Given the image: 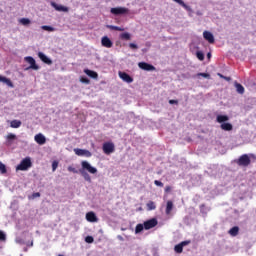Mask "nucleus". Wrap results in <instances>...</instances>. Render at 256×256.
<instances>
[{
	"mask_svg": "<svg viewBox=\"0 0 256 256\" xmlns=\"http://www.w3.org/2000/svg\"><path fill=\"white\" fill-rule=\"evenodd\" d=\"M81 167L82 168L79 170V173L88 183H91V176L89 173H91V175H95V173H97V168L91 166L87 161H82ZM86 171H88V173Z\"/></svg>",
	"mask_w": 256,
	"mask_h": 256,
	"instance_id": "nucleus-1",
	"label": "nucleus"
},
{
	"mask_svg": "<svg viewBox=\"0 0 256 256\" xmlns=\"http://www.w3.org/2000/svg\"><path fill=\"white\" fill-rule=\"evenodd\" d=\"M251 159L256 160L255 154H243L236 160V163L239 167H249L251 165Z\"/></svg>",
	"mask_w": 256,
	"mask_h": 256,
	"instance_id": "nucleus-2",
	"label": "nucleus"
},
{
	"mask_svg": "<svg viewBox=\"0 0 256 256\" xmlns=\"http://www.w3.org/2000/svg\"><path fill=\"white\" fill-rule=\"evenodd\" d=\"M33 167V162H31L30 157L24 158L20 164L16 167L17 171H27Z\"/></svg>",
	"mask_w": 256,
	"mask_h": 256,
	"instance_id": "nucleus-3",
	"label": "nucleus"
},
{
	"mask_svg": "<svg viewBox=\"0 0 256 256\" xmlns=\"http://www.w3.org/2000/svg\"><path fill=\"white\" fill-rule=\"evenodd\" d=\"M102 150L105 155H111V153H115V144L113 142H105L102 145Z\"/></svg>",
	"mask_w": 256,
	"mask_h": 256,
	"instance_id": "nucleus-4",
	"label": "nucleus"
},
{
	"mask_svg": "<svg viewBox=\"0 0 256 256\" xmlns=\"http://www.w3.org/2000/svg\"><path fill=\"white\" fill-rule=\"evenodd\" d=\"M110 13H112V15H125L129 13V8H125V7L111 8Z\"/></svg>",
	"mask_w": 256,
	"mask_h": 256,
	"instance_id": "nucleus-5",
	"label": "nucleus"
},
{
	"mask_svg": "<svg viewBox=\"0 0 256 256\" xmlns=\"http://www.w3.org/2000/svg\"><path fill=\"white\" fill-rule=\"evenodd\" d=\"M26 63H29V68L28 69H33L34 71H39V65L35 62V58L31 56H27L24 58Z\"/></svg>",
	"mask_w": 256,
	"mask_h": 256,
	"instance_id": "nucleus-6",
	"label": "nucleus"
},
{
	"mask_svg": "<svg viewBox=\"0 0 256 256\" xmlns=\"http://www.w3.org/2000/svg\"><path fill=\"white\" fill-rule=\"evenodd\" d=\"M157 218H152L144 222V229L149 231V229H153V227H157Z\"/></svg>",
	"mask_w": 256,
	"mask_h": 256,
	"instance_id": "nucleus-7",
	"label": "nucleus"
},
{
	"mask_svg": "<svg viewBox=\"0 0 256 256\" xmlns=\"http://www.w3.org/2000/svg\"><path fill=\"white\" fill-rule=\"evenodd\" d=\"M75 155H78V157H91V152L89 150L76 148L74 149Z\"/></svg>",
	"mask_w": 256,
	"mask_h": 256,
	"instance_id": "nucleus-8",
	"label": "nucleus"
},
{
	"mask_svg": "<svg viewBox=\"0 0 256 256\" xmlns=\"http://www.w3.org/2000/svg\"><path fill=\"white\" fill-rule=\"evenodd\" d=\"M191 243V240L182 241L181 243L177 244L174 247L175 253H183V248L186 247V245H189Z\"/></svg>",
	"mask_w": 256,
	"mask_h": 256,
	"instance_id": "nucleus-9",
	"label": "nucleus"
},
{
	"mask_svg": "<svg viewBox=\"0 0 256 256\" xmlns=\"http://www.w3.org/2000/svg\"><path fill=\"white\" fill-rule=\"evenodd\" d=\"M138 67L143 71H155V66L147 63V62H140L138 63Z\"/></svg>",
	"mask_w": 256,
	"mask_h": 256,
	"instance_id": "nucleus-10",
	"label": "nucleus"
},
{
	"mask_svg": "<svg viewBox=\"0 0 256 256\" xmlns=\"http://www.w3.org/2000/svg\"><path fill=\"white\" fill-rule=\"evenodd\" d=\"M118 75H119L120 79H122V81H124L125 83H133V77H131L126 72L119 71Z\"/></svg>",
	"mask_w": 256,
	"mask_h": 256,
	"instance_id": "nucleus-11",
	"label": "nucleus"
},
{
	"mask_svg": "<svg viewBox=\"0 0 256 256\" xmlns=\"http://www.w3.org/2000/svg\"><path fill=\"white\" fill-rule=\"evenodd\" d=\"M50 5L56 11H62L63 13H69V8H67V6L59 5V4L55 3V2H51Z\"/></svg>",
	"mask_w": 256,
	"mask_h": 256,
	"instance_id": "nucleus-12",
	"label": "nucleus"
},
{
	"mask_svg": "<svg viewBox=\"0 0 256 256\" xmlns=\"http://www.w3.org/2000/svg\"><path fill=\"white\" fill-rule=\"evenodd\" d=\"M101 44L102 47H106V49H111V47H113V41L107 36L102 37Z\"/></svg>",
	"mask_w": 256,
	"mask_h": 256,
	"instance_id": "nucleus-13",
	"label": "nucleus"
},
{
	"mask_svg": "<svg viewBox=\"0 0 256 256\" xmlns=\"http://www.w3.org/2000/svg\"><path fill=\"white\" fill-rule=\"evenodd\" d=\"M34 140L36 143H38V145H45V143H47V138H45V136L41 133L36 134Z\"/></svg>",
	"mask_w": 256,
	"mask_h": 256,
	"instance_id": "nucleus-14",
	"label": "nucleus"
},
{
	"mask_svg": "<svg viewBox=\"0 0 256 256\" xmlns=\"http://www.w3.org/2000/svg\"><path fill=\"white\" fill-rule=\"evenodd\" d=\"M86 220L89 223H97V221H99V218H97V215L95 214V212H88L86 214Z\"/></svg>",
	"mask_w": 256,
	"mask_h": 256,
	"instance_id": "nucleus-15",
	"label": "nucleus"
},
{
	"mask_svg": "<svg viewBox=\"0 0 256 256\" xmlns=\"http://www.w3.org/2000/svg\"><path fill=\"white\" fill-rule=\"evenodd\" d=\"M38 57L41 59V61H43V63H46V65H53V61L49 59V57H47L43 52H39Z\"/></svg>",
	"mask_w": 256,
	"mask_h": 256,
	"instance_id": "nucleus-16",
	"label": "nucleus"
},
{
	"mask_svg": "<svg viewBox=\"0 0 256 256\" xmlns=\"http://www.w3.org/2000/svg\"><path fill=\"white\" fill-rule=\"evenodd\" d=\"M203 37L206 41H208V43H215V37L213 36V34L211 32L204 31Z\"/></svg>",
	"mask_w": 256,
	"mask_h": 256,
	"instance_id": "nucleus-17",
	"label": "nucleus"
},
{
	"mask_svg": "<svg viewBox=\"0 0 256 256\" xmlns=\"http://www.w3.org/2000/svg\"><path fill=\"white\" fill-rule=\"evenodd\" d=\"M0 83H5L8 87H11V88L15 87L11 79L1 75H0Z\"/></svg>",
	"mask_w": 256,
	"mask_h": 256,
	"instance_id": "nucleus-18",
	"label": "nucleus"
},
{
	"mask_svg": "<svg viewBox=\"0 0 256 256\" xmlns=\"http://www.w3.org/2000/svg\"><path fill=\"white\" fill-rule=\"evenodd\" d=\"M84 73L88 75V77H91V79H97L99 77V74L93 70L85 69Z\"/></svg>",
	"mask_w": 256,
	"mask_h": 256,
	"instance_id": "nucleus-19",
	"label": "nucleus"
},
{
	"mask_svg": "<svg viewBox=\"0 0 256 256\" xmlns=\"http://www.w3.org/2000/svg\"><path fill=\"white\" fill-rule=\"evenodd\" d=\"M216 121H217V123H227V121H229V116H227V115H218L216 117Z\"/></svg>",
	"mask_w": 256,
	"mask_h": 256,
	"instance_id": "nucleus-20",
	"label": "nucleus"
},
{
	"mask_svg": "<svg viewBox=\"0 0 256 256\" xmlns=\"http://www.w3.org/2000/svg\"><path fill=\"white\" fill-rule=\"evenodd\" d=\"M220 127L222 131H233V125L231 123H222Z\"/></svg>",
	"mask_w": 256,
	"mask_h": 256,
	"instance_id": "nucleus-21",
	"label": "nucleus"
},
{
	"mask_svg": "<svg viewBox=\"0 0 256 256\" xmlns=\"http://www.w3.org/2000/svg\"><path fill=\"white\" fill-rule=\"evenodd\" d=\"M171 211H173V201L168 200L166 204V215H171Z\"/></svg>",
	"mask_w": 256,
	"mask_h": 256,
	"instance_id": "nucleus-22",
	"label": "nucleus"
},
{
	"mask_svg": "<svg viewBox=\"0 0 256 256\" xmlns=\"http://www.w3.org/2000/svg\"><path fill=\"white\" fill-rule=\"evenodd\" d=\"M229 235H231V237H237L239 235V228L238 226H234L229 230Z\"/></svg>",
	"mask_w": 256,
	"mask_h": 256,
	"instance_id": "nucleus-23",
	"label": "nucleus"
},
{
	"mask_svg": "<svg viewBox=\"0 0 256 256\" xmlns=\"http://www.w3.org/2000/svg\"><path fill=\"white\" fill-rule=\"evenodd\" d=\"M10 127H12V129H19V127H21V120H12Z\"/></svg>",
	"mask_w": 256,
	"mask_h": 256,
	"instance_id": "nucleus-24",
	"label": "nucleus"
},
{
	"mask_svg": "<svg viewBox=\"0 0 256 256\" xmlns=\"http://www.w3.org/2000/svg\"><path fill=\"white\" fill-rule=\"evenodd\" d=\"M236 91L237 93H240V95H243L245 93V87L241 85L240 83H235Z\"/></svg>",
	"mask_w": 256,
	"mask_h": 256,
	"instance_id": "nucleus-25",
	"label": "nucleus"
},
{
	"mask_svg": "<svg viewBox=\"0 0 256 256\" xmlns=\"http://www.w3.org/2000/svg\"><path fill=\"white\" fill-rule=\"evenodd\" d=\"M146 207H147L148 211H155V209H157V205L153 201H149L146 204Z\"/></svg>",
	"mask_w": 256,
	"mask_h": 256,
	"instance_id": "nucleus-26",
	"label": "nucleus"
},
{
	"mask_svg": "<svg viewBox=\"0 0 256 256\" xmlns=\"http://www.w3.org/2000/svg\"><path fill=\"white\" fill-rule=\"evenodd\" d=\"M120 39H122V41H131V34H129V32H125L120 34Z\"/></svg>",
	"mask_w": 256,
	"mask_h": 256,
	"instance_id": "nucleus-27",
	"label": "nucleus"
},
{
	"mask_svg": "<svg viewBox=\"0 0 256 256\" xmlns=\"http://www.w3.org/2000/svg\"><path fill=\"white\" fill-rule=\"evenodd\" d=\"M145 229V225L144 224H137L135 227V233L136 235L141 233V231H143Z\"/></svg>",
	"mask_w": 256,
	"mask_h": 256,
	"instance_id": "nucleus-28",
	"label": "nucleus"
},
{
	"mask_svg": "<svg viewBox=\"0 0 256 256\" xmlns=\"http://www.w3.org/2000/svg\"><path fill=\"white\" fill-rule=\"evenodd\" d=\"M19 23H21V25L27 26L31 25V20L29 18H21L19 20Z\"/></svg>",
	"mask_w": 256,
	"mask_h": 256,
	"instance_id": "nucleus-29",
	"label": "nucleus"
},
{
	"mask_svg": "<svg viewBox=\"0 0 256 256\" xmlns=\"http://www.w3.org/2000/svg\"><path fill=\"white\" fill-rule=\"evenodd\" d=\"M107 29H111V31H125V28H121L119 26H113V25H108Z\"/></svg>",
	"mask_w": 256,
	"mask_h": 256,
	"instance_id": "nucleus-30",
	"label": "nucleus"
},
{
	"mask_svg": "<svg viewBox=\"0 0 256 256\" xmlns=\"http://www.w3.org/2000/svg\"><path fill=\"white\" fill-rule=\"evenodd\" d=\"M196 57L199 59V61H204L205 60V54H203L202 51H197L196 52Z\"/></svg>",
	"mask_w": 256,
	"mask_h": 256,
	"instance_id": "nucleus-31",
	"label": "nucleus"
},
{
	"mask_svg": "<svg viewBox=\"0 0 256 256\" xmlns=\"http://www.w3.org/2000/svg\"><path fill=\"white\" fill-rule=\"evenodd\" d=\"M0 173H2V175H5V173H7V166H5V164H3V162L0 161Z\"/></svg>",
	"mask_w": 256,
	"mask_h": 256,
	"instance_id": "nucleus-32",
	"label": "nucleus"
},
{
	"mask_svg": "<svg viewBox=\"0 0 256 256\" xmlns=\"http://www.w3.org/2000/svg\"><path fill=\"white\" fill-rule=\"evenodd\" d=\"M173 1H175V3H178V5H181V7H183L184 9H189V6H187V4H185L183 0H173Z\"/></svg>",
	"mask_w": 256,
	"mask_h": 256,
	"instance_id": "nucleus-33",
	"label": "nucleus"
},
{
	"mask_svg": "<svg viewBox=\"0 0 256 256\" xmlns=\"http://www.w3.org/2000/svg\"><path fill=\"white\" fill-rule=\"evenodd\" d=\"M6 139H7L8 141H13V140L17 139V136H16L15 134H13V133H10V134H8V135L6 136Z\"/></svg>",
	"mask_w": 256,
	"mask_h": 256,
	"instance_id": "nucleus-34",
	"label": "nucleus"
},
{
	"mask_svg": "<svg viewBox=\"0 0 256 256\" xmlns=\"http://www.w3.org/2000/svg\"><path fill=\"white\" fill-rule=\"evenodd\" d=\"M42 29H43V31H50V32L55 31V28H53L51 26H47V25L42 26Z\"/></svg>",
	"mask_w": 256,
	"mask_h": 256,
	"instance_id": "nucleus-35",
	"label": "nucleus"
},
{
	"mask_svg": "<svg viewBox=\"0 0 256 256\" xmlns=\"http://www.w3.org/2000/svg\"><path fill=\"white\" fill-rule=\"evenodd\" d=\"M80 81L81 83H85V85H89V83H91V80H89L87 77H81Z\"/></svg>",
	"mask_w": 256,
	"mask_h": 256,
	"instance_id": "nucleus-36",
	"label": "nucleus"
},
{
	"mask_svg": "<svg viewBox=\"0 0 256 256\" xmlns=\"http://www.w3.org/2000/svg\"><path fill=\"white\" fill-rule=\"evenodd\" d=\"M59 167V162L58 161H53L52 162V171H57V168Z\"/></svg>",
	"mask_w": 256,
	"mask_h": 256,
	"instance_id": "nucleus-37",
	"label": "nucleus"
},
{
	"mask_svg": "<svg viewBox=\"0 0 256 256\" xmlns=\"http://www.w3.org/2000/svg\"><path fill=\"white\" fill-rule=\"evenodd\" d=\"M199 77H204L205 79H211V75L209 73H198Z\"/></svg>",
	"mask_w": 256,
	"mask_h": 256,
	"instance_id": "nucleus-38",
	"label": "nucleus"
},
{
	"mask_svg": "<svg viewBox=\"0 0 256 256\" xmlns=\"http://www.w3.org/2000/svg\"><path fill=\"white\" fill-rule=\"evenodd\" d=\"M68 171L70 173H79V171L73 166H68Z\"/></svg>",
	"mask_w": 256,
	"mask_h": 256,
	"instance_id": "nucleus-39",
	"label": "nucleus"
},
{
	"mask_svg": "<svg viewBox=\"0 0 256 256\" xmlns=\"http://www.w3.org/2000/svg\"><path fill=\"white\" fill-rule=\"evenodd\" d=\"M7 239V236L5 235V232L0 231V241H5Z\"/></svg>",
	"mask_w": 256,
	"mask_h": 256,
	"instance_id": "nucleus-40",
	"label": "nucleus"
},
{
	"mask_svg": "<svg viewBox=\"0 0 256 256\" xmlns=\"http://www.w3.org/2000/svg\"><path fill=\"white\" fill-rule=\"evenodd\" d=\"M85 241H86V243H93L94 239H93L92 236H87V237L85 238Z\"/></svg>",
	"mask_w": 256,
	"mask_h": 256,
	"instance_id": "nucleus-41",
	"label": "nucleus"
},
{
	"mask_svg": "<svg viewBox=\"0 0 256 256\" xmlns=\"http://www.w3.org/2000/svg\"><path fill=\"white\" fill-rule=\"evenodd\" d=\"M154 184L157 186V187H163V182L159 181V180H155L154 181Z\"/></svg>",
	"mask_w": 256,
	"mask_h": 256,
	"instance_id": "nucleus-42",
	"label": "nucleus"
},
{
	"mask_svg": "<svg viewBox=\"0 0 256 256\" xmlns=\"http://www.w3.org/2000/svg\"><path fill=\"white\" fill-rule=\"evenodd\" d=\"M37 197H41V193L35 192L32 194V199H37Z\"/></svg>",
	"mask_w": 256,
	"mask_h": 256,
	"instance_id": "nucleus-43",
	"label": "nucleus"
},
{
	"mask_svg": "<svg viewBox=\"0 0 256 256\" xmlns=\"http://www.w3.org/2000/svg\"><path fill=\"white\" fill-rule=\"evenodd\" d=\"M169 104L170 105H179V101L178 100H169Z\"/></svg>",
	"mask_w": 256,
	"mask_h": 256,
	"instance_id": "nucleus-44",
	"label": "nucleus"
},
{
	"mask_svg": "<svg viewBox=\"0 0 256 256\" xmlns=\"http://www.w3.org/2000/svg\"><path fill=\"white\" fill-rule=\"evenodd\" d=\"M129 47H130V49H138V46L135 43H130Z\"/></svg>",
	"mask_w": 256,
	"mask_h": 256,
	"instance_id": "nucleus-45",
	"label": "nucleus"
},
{
	"mask_svg": "<svg viewBox=\"0 0 256 256\" xmlns=\"http://www.w3.org/2000/svg\"><path fill=\"white\" fill-rule=\"evenodd\" d=\"M165 193H171V186L165 187Z\"/></svg>",
	"mask_w": 256,
	"mask_h": 256,
	"instance_id": "nucleus-46",
	"label": "nucleus"
},
{
	"mask_svg": "<svg viewBox=\"0 0 256 256\" xmlns=\"http://www.w3.org/2000/svg\"><path fill=\"white\" fill-rule=\"evenodd\" d=\"M223 79H225V81H231V77L224 76Z\"/></svg>",
	"mask_w": 256,
	"mask_h": 256,
	"instance_id": "nucleus-47",
	"label": "nucleus"
},
{
	"mask_svg": "<svg viewBox=\"0 0 256 256\" xmlns=\"http://www.w3.org/2000/svg\"><path fill=\"white\" fill-rule=\"evenodd\" d=\"M27 247H33V241L27 244Z\"/></svg>",
	"mask_w": 256,
	"mask_h": 256,
	"instance_id": "nucleus-48",
	"label": "nucleus"
},
{
	"mask_svg": "<svg viewBox=\"0 0 256 256\" xmlns=\"http://www.w3.org/2000/svg\"><path fill=\"white\" fill-rule=\"evenodd\" d=\"M218 77H220L221 79H223V77H225V76H223V74H221V73H218Z\"/></svg>",
	"mask_w": 256,
	"mask_h": 256,
	"instance_id": "nucleus-49",
	"label": "nucleus"
},
{
	"mask_svg": "<svg viewBox=\"0 0 256 256\" xmlns=\"http://www.w3.org/2000/svg\"><path fill=\"white\" fill-rule=\"evenodd\" d=\"M207 58H208V59L211 58V53H208V54H207Z\"/></svg>",
	"mask_w": 256,
	"mask_h": 256,
	"instance_id": "nucleus-50",
	"label": "nucleus"
}]
</instances>
